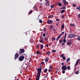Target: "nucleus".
Returning <instances> with one entry per match:
<instances>
[{
	"instance_id": "obj_1",
	"label": "nucleus",
	"mask_w": 80,
	"mask_h": 80,
	"mask_svg": "<svg viewBox=\"0 0 80 80\" xmlns=\"http://www.w3.org/2000/svg\"><path fill=\"white\" fill-rule=\"evenodd\" d=\"M42 69V67L41 66L39 68H38L37 71L38 73H37V76L36 78V80H40V74H41V72Z\"/></svg>"
},
{
	"instance_id": "obj_2",
	"label": "nucleus",
	"mask_w": 80,
	"mask_h": 80,
	"mask_svg": "<svg viewBox=\"0 0 80 80\" xmlns=\"http://www.w3.org/2000/svg\"><path fill=\"white\" fill-rule=\"evenodd\" d=\"M25 52V50L23 49H20V51L18 52V53L20 55H21L22 53H24Z\"/></svg>"
},
{
	"instance_id": "obj_3",
	"label": "nucleus",
	"mask_w": 80,
	"mask_h": 80,
	"mask_svg": "<svg viewBox=\"0 0 80 80\" xmlns=\"http://www.w3.org/2000/svg\"><path fill=\"white\" fill-rule=\"evenodd\" d=\"M25 58V57L23 56H21L20 57L18 58V59L19 61L22 62L23 61L24 59Z\"/></svg>"
},
{
	"instance_id": "obj_4",
	"label": "nucleus",
	"mask_w": 80,
	"mask_h": 80,
	"mask_svg": "<svg viewBox=\"0 0 80 80\" xmlns=\"http://www.w3.org/2000/svg\"><path fill=\"white\" fill-rule=\"evenodd\" d=\"M18 57H19V54L18 53L16 52L14 56V59L15 60H16V59H17L18 58Z\"/></svg>"
},
{
	"instance_id": "obj_5",
	"label": "nucleus",
	"mask_w": 80,
	"mask_h": 80,
	"mask_svg": "<svg viewBox=\"0 0 80 80\" xmlns=\"http://www.w3.org/2000/svg\"><path fill=\"white\" fill-rule=\"evenodd\" d=\"M70 38H73V37H75L76 35L75 34H70L69 35Z\"/></svg>"
},
{
	"instance_id": "obj_6",
	"label": "nucleus",
	"mask_w": 80,
	"mask_h": 80,
	"mask_svg": "<svg viewBox=\"0 0 80 80\" xmlns=\"http://www.w3.org/2000/svg\"><path fill=\"white\" fill-rule=\"evenodd\" d=\"M39 42L40 43H43V42H44V41H43V38L42 37H41L40 38V39L39 40Z\"/></svg>"
},
{
	"instance_id": "obj_7",
	"label": "nucleus",
	"mask_w": 80,
	"mask_h": 80,
	"mask_svg": "<svg viewBox=\"0 0 80 80\" xmlns=\"http://www.w3.org/2000/svg\"><path fill=\"white\" fill-rule=\"evenodd\" d=\"M62 2H63V5H66V6H67V5L68 3V2H67L65 0H63Z\"/></svg>"
},
{
	"instance_id": "obj_8",
	"label": "nucleus",
	"mask_w": 80,
	"mask_h": 80,
	"mask_svg": "<svg viewBox=\"0 0 80 80\" xmlns=\"http://www.w3.org/2000/svg\"><path fill=\"white\" fill-rule=\"evenodd\" d=\"M62 70H67V66L65 65L62 67Z\"/></svg>"
},
{
	"instance_id": "obj_9",
	"label": "nucleus",
	"mask_w": 80,
	"mask_h": 80,
	"mask_svg": "<svg viewBox=\"0 0 80 80\" xmlns=\"http://www.w3.org/2000/svg\"><path fill=\"white\" fill-rule=\"evenodd\" d=\"M47 23L48 24H51L52 23V20L48 19L47 21Z\"/></svg>"
},
{
	"instance_id": "obj_10",
	"label": "nucleus",
	"mask_w": 80,
	"mask_h": 80,
	"mask_svg": "<svg viewBox=\"0 0 80 80\" xmlns=\"http://www.w3.org/2000/svg\"><path fill=\"white\" fill-rule=\"evenodd\" d=\"M71 41L70 40H69V41L67 42V45H71Z\"/></svg>"
},
{
	"instance_id": "obj_11",
	"label": "nucleus",
	"mask_w": 80,
	"mask_h": 80,
	"mask_svg": "<svg viewBox=\"0 0 80 80\" xmlns=\"http://www.w3.org/2000/svg\"><path fill=\"white\" fill-rule=\"evenodd\" d=\"M49 4H50V3H49V2L47 1L46 2L45 5L46 6H47V5H49Z\"/></svg>"
},
{
	"instance_id": "obj_12",
	"label": "nucleus",
	"mask_w": 80,
	"mask_h": 80,
	"mask_svg": "<svg viewBox=\"0 0 80 80\" xmlns=\"http://www.w3.org/2000/svg\"><path fill=\"white\" fill-rule=\"evenodd\" d=\"M54 16L53 15H51L48 16V18H53V17Z\"/></svg>"
},
{
	"instance_id": "obj_13",
	"label": "nucleus",
	"mask_w": 80,
	"mask_h": 80,
	"mask_svg": "<svg viewBox=\"0 0 80 80\" xmlns=\"http://www.w3.org/2000/svg\"><path fill=\"white\" fill-rule=\"evenodd\" d=\"M61 9H64V10H65L66 9V7L65 6H63V7L61 8Z\"/></svg>"
},
{
	"instance_id": "obj_14",
	"label": "nucleus",
	"mask_w": 80,
	"mask_h": 80,
	"mask_svg": "<svg viewBox=\"0 0 80 80\" xmlns=\"http://www.w3.org/2000/svg\"><path fill=\"white\" fill-rule=\"evenodd\" d=\"M49 60V59H48V58H46L45 60V62H48Z\"/></svg>"
},
{
	"instance_id": "obj_15",
	"label": "nucleus",
	"mask_w": 80,
	"mask_h": 80,
	"mask_svg": "<svg viewBox=\"0 0 80 80\" xmlns=\"http://www.w3.org/2000/svg\"><path fill=\"white\" fill-rule=\"evenodd\" d=\"M60 37H61V36H60V35L59 36H58V37L56 39V40L58 41V40H59V39H60Z\"/></svg>"
},
{
	"instance_id": "obj_16",
	"label": "nucleus",
	"mask_w": 80,
	"mask_h": 80,
	"mask_svg": "<svg viewBox=\"0 0 80 80\" xmlns=\"http://www.w3.org/2000/svg\"><path fill=\"white\" fill-rule=\"evenodd\" d=\"M47 71H48V70L46 68L44 70V73H46V72H47Z\"/></svg>"
},
{
	"instance_id": "obj_17",
	"label": "nucleus",
	"mask_w": 80,
	"mask_h": 80,
	"mask_svg": "<svg viewBox=\"0 0 80 80\" xmlns=\"http://www.w3.org/2000/svg\"><path fill=\"white\" fill-rule=\"evenodd\" d=\"M46 53L48 55H50V51H48Z\"/></svg>"
},
{
	"instance_id": "obj_18",
	"label": "nucleus",
	"mask_w": 80,
	"mask_h": 80,
	"mask_svg": "<svg viewBox=\"0 0 80 80\" xmlns=\"http://www.w3.org/2000/svg\"><path fill=\"white\" fill-rule=\"evenodd\" d=\"M65 33V32H63L62 33H61V34L60 35H59V36L60 37H62L63 35Z\"/></svg>"
},
{
	"instance_id": "obj_19",
	"label": "nucleus",
	"mask_w": 80,
	"mask_h": 80,
	"mask_svg": "<svg viewBox=\"0 0 80 80\" xmlns=\"http://www.w3.org/2000/svg\"><path fill=\"white\" fill-rule=\"evenodd\" d=\"M76 9H77V10H80V7L79 6H78L76 8Z\"/></svg>"
},
{
	"instance_id": "obj_20",
	"label": "nucleus",
	"mask_w": 80,
	"mask_h": 80,
	"mask_svg": "<svg viewBox=\"0 0 80 80\" xmlns=\"http://www.w3.org/2000/svg\"><path fill=\"white\" fill-rule=\"evenodd\" d=\"M69 61H70V58H68L66 60V61L67 63H68V62H69Z\"/></svg>"
},
{
	"instance_id": "obj_21",
	"label": "nucleus",
	"mask_w": 80,
	"mask_h": 80,
	"mask_svg": "<svg viewBox=\"0 0 80 80\" xmlns=\"http://www.w3.org/2000/svg\"><path fill=\"white\" fill-rule=\"evenodd\" d=\"M65 27V26L63 25H62L61 26V28L62 29H63V28H64V27Z\"/></svg>"
},
{
	"instance_id": "obj_22",
	"label": "nucleus",
	"mask_w": 80,
	"mask_h": 80,
	"mask_svg": "<svg viewBox=\"0 0 80 80\" xmlns=\"http://www.w3.org/2000/svg\"><path fill=\"white\" fill-rule=\"evenodd\" d=\"M67 68L68 70H70V67L69 66H68L67 67Z\"/></svg>"
},
{
	"instance_id": "obj_23",
	"label": "nucleus",
	"mask_w": 80,
	"mask_h": 80,
	"mask_svg": "<svg viewBox=\"0 0 80 80\" xmlns=\"http://www.w3.org/2000/svg\"><path fill=\"white\" fill-rule=\"evenodd\" d=\"M65 10H62L61 12V13H63L65 12Z\"/></svg>"
},
{
	"instance_id": "obj_24",
	"label": "nucleus",
	"mask_w": 80,
	"mask_h": 80,
	"mask_svg": "<svg viewBox=\"0 0 80 80\" xmlns=\"http://www.w3.org/2000/svg\"><path fill=\"white\" fill-rule=\"evenodd\" d=\"M77 40H80V36H78V38H77Z\"/></svg>"
},
{
	"instance_id": "obj_25",
	"label": "nucleus",
	"mask_w": 80,
	"mask_h": 80,
	"mask_svg": "<svg viewBox=\"0 0 80 80\" xmlns=\"http://www.w3.org/2000/svg\"><path fill=\"white\" fill-rule=\"evenodd\" d=\"M56 38H52V41H55V40Z\"/></svg>"
},
{
	"instance_id": "obj_26",
	"label": "nucleus",
	"mask_w": 80,
	"mask_h": 80,
	"mask_svg": "<svg viewBox=\"0 0 80 80\" xmlns=\"http://www.w3.org/2000/svg\"><path fill=\"white\" fill-rule=\"evenodd\" d=\"M52 52L53 53H55V52H56V50H52Z\"/></svg>"
},
{
	"instance_id": "obj_27",
	"label": "nucleus",
	"mask_w": 80,
	"mask_h": 80,
	"mask_svg": "<svg viewBox=\"0 0 80 80\" xmlns=\"http://www.w3.org/2000/svg\"><path fill=\"white\" fill-rule=\"evenodd\" d=\"M43 45H41V49H43Z\"/></svg>"
},
{
	"instance_id": "obj_28",
	"label": "nucleus",
	"mask_w": 80,
	"mask_h": 80,
	"mask_svg": "<svg viewBox=\"0 0 80 80\" xmlns=\"http://www.w3.org/2000/svg\"><path fill=\"white\" fill-rule=\"evenodd\" d=\"M75 73L76 75H77L78 74V73H79V72L78 71H76L75 72Z\"/></svg>"
},
{
	"instance_id": "obj_29",
	"label": "nucleus",
	"mask_w": 80,
	"mask_h": 80,
	"mask_svg": "<svg viewBox=\"0 0 80 80\" xmlns=\"http://www.w3.org/2000/svg\"><path fill=\"white\" fill-rule=\"evenodd\" d=\"M53 68V66H50L49 67V69H52Z\"/></svg>"
},
{
	"instance_id": "obj_30",
	"label": "nucleus",
	"mask_w": 80,
	"mask_h": 80,
	"mask_svg": "<svg viewBox=\"0 0 80 80\" xmlns=\"http://www.w3.org/2000/svg\"><path fill=\"white\" fill-rule=\"evenodd\" d=\"M61 57V58H63V57H64V55H63V54H62L60 56Z\"/></svg>"
},
{
	"instance_id": "obj_31",
	"label": "nucleus",
	"mask_w": 80,
	"mask_h": 80,
	"mask_svg": "<svg viewBox=\"0 0 80 80\" xmlns=\"http://www.w3.org/2000/svg\"><path fill=\"white\" fill-rule=\"evenodd\" d=\"M63 42L64 43H66V40H65V38H64V40L63 41Z\"/></svg>"
},
{
	"instance_id": "obj_32",
	"label": "nucleus",
	"mask_w": 80,
	"mask_h": 80,
	"mask_svg": "<svg viewBox=\"0 0 80 80\" xmlns=\"http://www.w3.org/2000/svg\"><path fill=\"white\" fill-rule=\"evenodd\" d=\"M72 6L73 7H76V4H74L72 5Z\"/></svg>"
},
{
	"instance_id": "obj_33",
	"label": "nucleus",
	"mask_w": 80,
	"mask_h": 80,
	"mask_svg": "<svg viewBox=\"0 0 80 80\" xmlns=\"http://www.w3.org/2000/svg\"><path fill=\"white\" fill-rule=\"evenodd\" d=\"M53 25L51 26H50V29H52V28H53Z\"/></svg>"
},
{
	"instance_id": "obj_34",
	"label": "nucleus",
	"mask_w": 80,
	"mask_h": 80,
	"mask_svg": "<svg viewBox=\"0 0 80 80\" xmlns=\"http://www.w3.org/2000/svg\"><path fill=\"white\" fill-rule=\"evenodd\" d=\"M36 53L37 54H40V52L38 51L37 52H36Z\"/></svg>"
},
{
	"instance_id": "obj_35",
	"label": "nucleus",
	"mask_w": 80,
	"mask_h": 80,
	"mask_svg": "<svg viewBox=\"0 0 80 80\" xmlns=\"http://www.w3.org/2000/svg\"><path fill=\"white\" fill-rule=\"evenodd\" d=\"M62 59L63 60H65L66 59V57H65V56H64V57H62Z\"/></svg>"
},
{
	"instance_id": "obj_36",
	"label": "nucleus",
	"mask_w": 80,
	"mask_h": 80,
	"mask_svg": "<svg viewBox=\"0 0 80 80\" xmlns=\"http://www.w3.org/2000/svg\"><path fill=\"white\" fill-rule=\"evenodd\" d=\"M62 73H65V71L64 70H62Z\"/></svg>"
},
{
	"instance_id": "obj_37",
	"label": "nucleus",
	"mask_w": 80,
	"mask_h": 80,
	"mask_svg": "<svg viewBox=\"0 0 80 80\" xmlns=\"http://www.w3.org/2000/svg\"><path fill=\"white\" fill-rule=\"evenodd\" d=\"M59 42L60 43H62L63 42V41L62 40H59Z\"/></svg>"
},
{
	"instance_id": "obj_38",
	"label": "nucleus",
	"mask_w": 80,
	"mask_h": 80,
	"mask_svg": "<svg viewBox=\"0 0 80 80\" xmlns=\"http://www.w3.org/2000/svg\"><path fill=\"white\" fill-rule=\"evenodd\" d=\"M61 5H62V3H61L58 4V6H61Z\"/></svg>"
},
{
	"instance_id": "obj_39",
	"label": "nucleus",
	"mask_w": 80,
	"mask_h": 80,
	"mask_svg": "<svg viewBox=\"0 0 80 80\" xmlns=\"http://www.w3.org/2000/svg\"><path fill=\"white\" fill-rule=\"evenodd\" d=\"M44 38L46 41H47V40H48V39L47 38Z\"/></svg>"
},
{
	"instance_id": "obj_40",
	"label": "nucleus",
	"mask_w": 80,
	"mask_h": 80,
	"mask_svg": "<svg viewBox=\"0 0 80 80\" xmlns=\"http://www.w3.org/2000/svg\"><path fill=\"white\" fill-rule=\"evenodd\" d=\"M43 36L44 37H45V34L43 33L42 34Z\"/></svg>"
},
{
	"instance_id": "obj_41",
	"label": "nucleus",
	"mask_w": 80,
	"mask_h": 80,
	"mask_svg": "<svg viewBox=\"0 0 80 80\" xmlns=\"http://www.w3.org/2000/svg\"><path fill=\"white\" fill-rule=\"evenodd\" d=\"M39 22L40 23H42V22H43L42 21V20H40L39 21Z\"/></svg>"
},
{
	"instance_id": "obj_42",
	"label": "nucleus",
	"mask_w": 80,
	"mask_h": 80,
	"mask_svg": "<svg viewBox=\"0 0 80 80\" xmlns=\"http://www.w3.org/2000/svg\"><path fill=\"white\" fill-rule=\"evenodd\" d=\"M66 36H67V33H66L65 35V36H64V38L65 39V38H66Z\"/></svg>"
},
{
	"instance_id": "obj_43",
	"label": "nucleus",
	"mask_w": 80,
	"mask_h": 80,
	"mask_svg": "<svg viewBox=\"0 0 80 80\" xmlns=\"http://www.w3.org/2000/svg\"><path fill=\"white\" fill-rule=\"evenodd\" d=\"M56 21H57V22H58V21H59V19H56Z\"/></svg>"
},
{
	"instance_id": "obj_44",
	"label": "nucleus",
	"mask_w": 80,
	"mask_h": 80,
	"mask_svg": "<svg viewBox=\"0 0 80 80\" xmlns=\"http://www.w3.org/2000/svg\"><path fill=\"white\" fill-rule=\"evenodd\" d=\"M41 64H42V65H43V64H44V62H41Z\"/></svg>"
},
{
	"instance_id": "obj_45",
	"label": "nucleus",
	"mask_w": 80,
	"mask_h": 80,
	"mask_svg": "<svg viewBox=\"0 0 80 80\" xmlns=\"http://www.w3.org/2000/svg\"><path fill=\"white\" fill-rule=\"evenodd\" d=\"M78 65V63H77L76 62V64H75V66H77V65Z\"/></svg>"
},
{
	"instance_id": "obj_46",
	"label": "nucleus",
	"mask_w": 80,
	"mask_h": 80,
	"mask_svg": "<svg viewBox=\"0 0 80 80\" xmlns=\"http://www.w3.org/2000/svg\"><path fill=\"white\" fill-rule=\"evenodd\" d=\"M45 78H47L48 77V76L47 75H46V76L44 77Z\"/></svg>"
},
{
	"instance_id": "obj_47",
	"label": "nucleus",
	"mask_w": 80,
	"mask_h": 80,
	"mask_svg": "<svg viewBox=\"0 0 80 80\" xmlns=\"http://www.w3.org/2000/svg\"><path fill=\"white\" fill-rule=\"evenodd\" d=\"M64 65V63L63 62H62L61 63V65Z\"/></svg>"
},
{
	"instance_id": "obj_48",
	"label": "nucleus",
	"mask_w": 80,
	"mask_h": 80,
	"mask_svg": "<svg viewBox=\"0 0 80 80\" xmlns=\"http://www.w3.org/2000/svg\"><path fill=\"white\" fill-rule=\"evenodd\" d=\"M78 17H79V18H80V14H79L78 15Z\"/></svg>"
},
{
	"instance_id": "obj_49",
	"label": "nucleus",
	"mask_w": 80,
	"mask_h": 80,
	"mask_svg": "<svg viewBox=\"0 0 80 80\" xmlns=\"http://www.w3.org/2000/svg\"><path fill=\"white\" fill-rule=\"evenodd\" d=\"M51 8H53V5H51Z\"/></svg>"
},
{
	"instance_id": "obj_50",
	"label": "nucleus",
	"mask_w": 80,
	"mask_h": 80,
	"mask_svg": "<svg viewBox=\"0 0 80 80\" xmlns=\"http://www.w3.org/2000/svg\"><path fill=\"white\" fill-rule=\"evenodd\" d=\"M62 45H65V43H62Z\"/></svg>"
},
{
	"instance_id": "obj_51",
	"label": "nucleus",
	"mask_w": 80,
	"mask_h": 80,
	"mask_svg": "<svg viewBox=\"0 0 80 80\" xmlns=\"http://www.w3.org/2000/svg\"><path fill=\"white\" fill-rule=\"evenodd\" d=\"M46 28H44V32H45L46 31Z\"/></svg>"
},
{
	"instance_id": "obj_52",
	"label": "nucleus",
	"mask_w": 80,
	"mask_h": 80,
	"mask_svg": "<svg viewBox=\"0 0 80 80\" xmlns=\"http://www.w3.org/2000/svg\"><path fill=\"white\" fill-rule=\"evenodd\" d=\"M46 47H48V44H47L46 45Z\"/></svg>"
},
{
	"instance_id": "obj_53",
	"label": "nucleus",
	"mask_w": 80,
	"mask_h": 80,
	"mask_svg": "<svg viewBox=\"0 0 80 80\" xmlns=\"http://www.w3.org/2000/svg\"><path fill=\"white\" fill-rule=\"evenodd\" d=\"M37 47L38 48H39V46H38V45H37Z\"/></svg>"
},
{
	"instance_id": "obj_54",
	"label": "nucleus",
	"mask_w": 80,
	"mask_h": 80,
	"mask_svg": "<svg viewBox=\"0 0 80 80\" xmlns=\"http://www.w3.org/2000/svg\"><path fill=\"white\" fill-rule=\"evenodd\" d=\"M29 12L30 13V14H31V13H32V11H29Z\"/></svg>"
},
{
	"instance_id": "obj_55",
	"label": "nucleus",
	"mask_w": 80,
	"mask_h": 80,
	"mask_svg": "<svg viewBox=\"0 0 80 80\" xmlns=\"http://www.w3.org/2000/svg\"><path fill=\"white\" fill-rule=\"evenodd\" d=\"M40 5H41V6H42L43 5V4L42 3H41L40 4Z\"/></svg>"
},
{
	"instance_id": "obj_56",
	"label": "nucleus",
	"mask_w": 80,
	"mask_h": 80,
	"mask_svg": "<svg viewBox=\"0 0 80 80\" xmlns=\"http://www.w3.org/2000/svg\"><path fill=\"white\" fill-rule=\"evenodd\" d=\"M72 26H73V27H75V24H72Z\"/></svg>"
},
{
	"instance_id": "obj_57",
	"label": "nucleus",
	"mask_w": 80,
	"mask_h": 80,
	"mask_svg": "<svg viewBox=\"0 0 80 80\" xmlns=\"http://www.w3.org/2000/svg\"><path fill=\"white\" fill-rule=\"evenodd\" d=\"M77 61H78V62H80V59H78L77 60Z\"/></svg>"
},
{
	"instance_id": "obj_58",
	"label": "nucleus",
	"mask_w": 80,
	"mask_h": 80,
	"mask_svg": "<svg viewBox=\"0 0 80 80\" xmlns=\"http://www.w3.org/2000/svg\"><path fill=\"white\" fill-rule=\"evenodd\" d=\"M76 63H78V61H76Z\"/></svg>"
},
{
	"instance_id": "obj_59",
	"label": "nucleus",
	"mask_w": 80,
	"mask_h": 80,
	"mask_svg": "<svg viewBox=\"0 0 80 80\" xmlns=\"http://www.w3.org/2000/svg\"><path fill=\"white\" fill-rule=\"evenodd\" d=\"M34 8H36V6H35L34 7Z\"/></svg>"
},
{
	"instance_id": "obj_60",
	"label": "nucleus",
	"mask_w": 80,
	"mask_h": 80,
	"mask_svg": "<svg viewBox=\"0 0 80 80\" xmlns=\"http://www.w3.org/2000/svg\"><path fill=\"white\" fill-rule=\"evenodd\" d=\"M62 18H64V16H62Z\"/></svg>"
},
{
	"instance_id": "obj_61",
	"label": "nucleus",
	"mask_w": 80,
	"mask_h": 80,
	"mask_svg": "<svg viewBox=\"0 0 80 80\" xmlns=\"http://www.w3.org/2000/svg\"><path fill=\"white\" fill-rule=\"evenodd\" d=\"M32 42V41H31V40H30V42Z\"/></svg>"
},
{
	"instance_id": "obj_62",
	"label": "nucleus",
	"mask_w": 80,
	"mask_h": 80,
	"mask_svg": "<svg viewBox=\"0 0 80 80\" xmlns=\"http://www.w3.org/2000/svg\"><path fill=\"white\" fill-rule=\"evenodd\" d=\"M20 72L21 73H22V69L21 70Z\"/></svg>"
},
{
	"instance_id": "obj_63",
	"label": "nucleus",
	"mask_w": 80,
	"mask_h": 80,
	"mask_svg": "<svg viewBox=\"0 0 80 80\" xmlns=\"http://www.w3.org/2000/svg\"><path fill=\"white\" fill-rule=\"evenodd\" d=\"M45 1H47L48 0H44Z\"/></svg>"
},
{
	"instance_id": "obj_64",
	"label": "nucleus",
	"mask_w": 80,
	"mask_h": 80,
	"mask_svg": "<svg viewBox=\"0 0 80 80\" xmlns=\"http://www.w3.org/2000/svg\"><path fill=\"white\" fill-rule=\"evenodd\" d=\"M17 80H19V79H17Z\"/></svg>"
}]
</instances>
